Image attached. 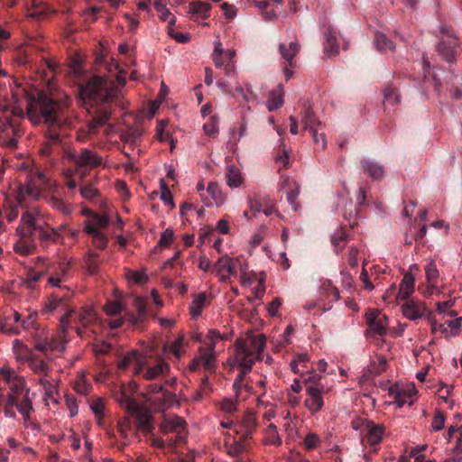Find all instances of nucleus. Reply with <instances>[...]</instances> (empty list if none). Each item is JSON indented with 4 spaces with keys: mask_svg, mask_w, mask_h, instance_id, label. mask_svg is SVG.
Masks as SVG:
<instances>
[{
    "mask_svg": "<svg viewBox=\"0 0 462 462\" xmlns=\"http://www.w3.org/2000/svg\"><path fill=\"white\" fill-rule=\"evenodd\" d=\"M445 419L446 418H445L443 411H441L440 410H437L435 411V415H434V418L432 420V424H431L433 430H435V431L441 430L444 428Z\"/></svg>",
    "mask_w": 462,
    "mask_h": 462,
    "instance_id": "59",
    "label": "nucleus"
},
{
    "mask_svg": "<svg viewBox=\"0 0 462 462\" xmlns=\"http://www.w3.org/2000/svg\"><path fill=\"white\" fill-rule=\"evenodd\" d=\"M170 370V365L161 357H152L143 356L139 359V366L136 368V375L142 376L145 380H155L160 375H163Z\"/></svg>",
    "mask_w": 462,
    "mask_h": 462,
    "instance_id": "10",
    "label": "nucleus"
},
{
    "mask_svg": "<svg viewBox=\"0 0 462 462\" xmlns=\"http://www.w3.org/2000/svg\"><path fill=\"white\" fill-rule=\"evenodd\" d=\"M89 217V219L85 221V226L90 225L96 230L106 228L109 225V218L106 215L91 212Z\"/></svg>",
    "mask_w": 462,
    "mask_h": 462,
    "instance_id": "36",
    "label": "nucleus"
},
{
    "mask_svg": "<svg viewBox=\"0 0 462 462\" xmlns=\"http://www.w3.org/2000/svg\"><path fill=\"white\" fill-rule=\"evenodd\" d=\"M14 349L19 357L28 362L30 369L38 375V377L49 376L51 373V367L20 340L15 339L14 341Z\"/></svg>",
    "mask_w": 462,
    "mask_h": 462,
    "instance_id": "8",
    "label": "nucleus"
},
{
    "mask_svg": "<svg viewBox=\"0 0 462 462\" xmlns=\"http://www.w3.org/2000/svg\"><path fill=\"white\" fill-rule=\"evenodd\" d=\"M69 100H56L52 97L41 93L37 97L26 98L27 117L33 125L43 124L46 126L47 141L40 148V153L51 165H54L58 152V144L67 134L73 124L69 115Z\"/></svg>",
    "mask_w": 462,
    "mask_h": 462,
    "instance_id": "1",
    "label": "nucleus"
},
{
    "mask_svg": "<svg viewBox=\"0 0 462 462\" xmlns=\"http://www.w3.org/2000/svg\"><path fill=\"white\" fill-rule=\"evenodd\" d=\"M161 199L165 205L170 206L171 208L175 207L172 195L163 180H161Z\"/></svg>",
    "mask_w": 462,
    "mask_h": 462,
    "instance_id": "54",
    "label": "nucleus"
},
{
    "mask_svg": "<svg viewBox=\"0 0 462 462\" xmlns=\"http://www.w3.org/2000/svg\"><path fill=\"white\" fill-rule=\"evenodd\" d=\"M441 37L437 46V51L443 60L449 63L456 61L459 48L458 38L453 29L447 25L440 28Z\"/></svg>",
    "mask_w": 462,
    "mask_h": 462,
    "instance_id": "9",
    "label": "nucleus"
},
{
    "mask_svg": "<svg viewBox=\"0 0 462 462\" xmlns=\"http://www.w3.org/2000/svg\"><path fill=\"white\" fill-rule=\"evenodd\" d=\"M279 51L282 59L288 63L289 66H293V58L300 51V45L297 42H291L288 45L281 43Z\"/></svg>",
    "mask_w": 462,
    "mask_h": 462,
    "instance_id": "26",
    "label": "nucleus"
},
{
    "mask_svg": "<svg viewBox=\"0 0 462 462\" xmlns=\"http://www.w3.org/2000/svg\"><path fill=\"white\" fill-rule=\"evenodd\" d=\"M117 402L125 408L129 414H135L139 411L140 407L134 399L126 394L123 390L120 391V395L116 396Z\"/></svg>",
    "mask_w": 462,
    "mask_h": 462,
    "instance_id": "31",
    "label": "nucleus"
},
{
    "mask_svg": "<svg viewBox=\"0 0 462 462\" xmlns=\"http://www.w3.org/2000/svg\"><path fill=\"white\" fill-rule=\"evenodd\" d=\"M414 278L411 274L406 273L399 285L398 298L401 300H408L414 291Z\"/></svg>",
    "mask_w": 462,
    "mask_h": 462,
    "instance_id": "27",
    "label": "nucleus"
},
{
    "mask_svg": "<svg viewBox=\"0 0 462 462\" xmlns=\"http://www.w3.org/2000/svg\"><path fill=\"white\" fill-rule=\"evenodd\" d=\"M68 290V293L64 295L52 294L47 300L44 311L46 313H53L59 312L63 313L60 318V328H63V330L67 329L70 324V317L74 310L69 307L68 300L69 298V290Z\"/></svg>",
    "mask_w": 462,
    "mask_h": 462,
    "instance_id": "11",
    "label": "nucleus"
},
{
    "mask_svg": "<svg viewBox=\"0 0 462 462\" xmlns=\"http://www.w3.org/2000/svg\"><path fill=\"white\" fill-rule=\"evenodd\" d=\"M63 157L74 163L76 171L80 174L82 180L90 170L103 163L102 157L88 148H82L79 152L74 149H66L64 150Z\"/></svg>",
    "mask_w": 462,
    "mask_h": 462,
    "instance_id": "7",
    "label": "nucleus"
},
{
    "mask_svg": "<svg viewBox=\"0 0 462 462\" xmlns=\"http://www.w3.org/2000/svg\"><path fill=\"white\" fill-rule=\"evenodd\" d=\"M242 438L244 440H246L247 438H250L253 431L256 427V418L253 413H246L242 420Z\"/></svg>",
    "mask_w": 462,
    "mask_h": 462,
    "instance_id": "32",
    "label": "nucleus"
},
{
    "mask_svg": "<svg viewBox=\"0 0 462 462\" xmlns=\"http://www.w3.org/2000/svg\"><path fill=\"white\" fill-rule=\"evenodd\" d=\"M143 135V130L140 128H130L121 134V140L129 143H135Z\"/></svg>",
    "mask_w": 462,
    "mask_h": 462,
    "instance_id": "51",
    "label": "nucleus"
},
{
    "mask_svg": "<svg viewBox=\"0 0 462 462\" xmlns=\"http://www.w3.org/2000/svg\"><path fill=\"white\" fill-rule=\"evenodd\" d=\"M78 319L84 328H87L96 321L97 315L91 307H84L79 312Z\"/></svg>",
    "mask_w": 462,
    "mask_h": 462,
    "instance_id": "39",
    "label": "nucleus"
},
{
    "mask_svg": "<svg viewBox=\"0 0 462 462\" xmlns=\"http://www.w3.org/2000/svg\"><path fill=\"white\" fill-rule=\"evenodd\" d=\"M183 344L184 338L183 337H180L176 340H174L171 345V351L178 358H180L182 355Z\"/></svg>",
    "mask_w": 462,
    "mask_h": 462,
    "instance_id": "63",
    "label": "nucleus"
},
{
    "mask_svg": "<svg viewBox=\"0 0 462 462\" xmlns=\"http://www.w3.org/2000/svg\"><path fill=\"white\" fill-rule=\"evenodd\" d=\"M22 204L20 199L15 201L8 200L4 205L5 207V215L9 222H13L14 219L18 217L19 215V208Z\"/></svg>",
    "mask_w": 462,
    "mask_h": 462,
    "instance_id": "43",
    "label": "nucleus"
},
{
    "mask_svg": "<svg viewBox=\"0 0 462 462\" xmlns=\"http://www.w3.org/2000/svg\"><path fill=\"white\" fill-rule=\"evenodd\" d=\"M387 367V359L383 356H379L377 357V363L373 365V373L374 374H380L386 370Z\"/></svg>",
    "mask_w": 462,
    "mask_h": 462,
    "instance_id": "64",
    "label": "nucleus"
},
{
    "mask_svg": "<svg viewBox=\"0 0 462 462\" xmlns=\"http://www.w3.org/2000/svg\"><path fill=\"white\" fill-rule=\"evenodd\" d=\"M32 344L35 350L44 356H48L49 336L47 333L42 332L35 334L32 338Z\"/></svg>",
    "mask_w": 462,
    "mask_h": 462,
    "instance_id": "33",
    "label": "nucleus"
},
{
    "mask_svg": "<svg viewBox=\"0 0 462 462\" xmlns=\"http://www.w3.org/2000/svg\"><path fill=\"white\" fill-rule=\"evenodd\" d=\"M205 293H199L195 296L189 307L190 315L193 319H197L201 315L202 310L205 307Z\"/></svg>",
    "mask_w": 462,
    "mask_h": 462,
    "instance_id": "40",
    "label": "nucleus"
},
{
    "mask_svg": "<svg viewBox=\"0 0 462 462\" xmlns=\"http://www.w3.org/2000/svg\"><path fill=\"white\" fill-rule=\"evenodd\" d=\"M306 392L308 397L304 401V405L311 414H316L324 406L322 394L326 392L325 386L323 384L308 386Z\"/></svg>",
    "mask_w": 462,
    "mask_h": 462,
    "instance_id": "14",
    "label": "nucleus"
},
{
    "mask_svg": "<svg viewBox=\"0 0 462 462\" xmlns=\"http://www.w3.org/2000/svg\"><path fill=\"white\" fill-rule=\"evenodd\" d=\"M52 12L51 8L42 0H32L29 16L35 20H43Z\"/></svg>",
    "mask_w": 462,
    "mask_h": 462,
    "instance_id": "25",
    "label": "nucleus"
},
{
    "mask_svg": "<svg viewBox=\"0 0 462 462\" xmlns=\"http://www.w3.org/2000/svg\"><path fill=\"white\" fill-rule=\"evenodd\" d=\"M56 381L51 376L38 377L37 383L40 384L43 390L46 397L52 398L54 393H57Z\"/></svg>",
    "mask_w": 462,
    "mask_h": 462,
    "instance_id": "37",
    "label": "nucleus"
},
{
    "mask_svg": "<svg viewBox=\"0 0 462 462\" xmlns=\"http://www.w3.org/2000/svg\"><path fill=\"white\" fill-rule=\"evenodd\" d=\"M347 234L345 229L340 228L332 235L331 236V244L335 248V251L338 253L343 248L346 247L347 243Z\"/></svg>",
    "mask_w": 462,
    "mask_h": 462,
    "instance_id": "38",
    "label": "nucleus"
},
{
    "mask_svg": "<svg viewBox=\"0 0 462 462\" xmlns=\"http://www.w3.org/2000/svg\"><path fill=\"white\" fill-rule=\"evenodd\" d=\"M49 204L54 209L61 212L64 215H69L70 213V208L69 205H67L61 199L57 197H51L49 199Z\"/></svg>",
    "mask_w": 462,
    "mask_h": 462,
    "instance_id": "53",
    "label": "nucleus"
},
{
    "mask_svg": "<svg viewBox=\"0 0 462 462\" xmlns=\"http://www.w3.org/2000/svg\"><path fill=\"white\" fill-rule=\"evenodd\" d=\"M211 5L208 3L198 1L189 5L188 13L192 19H207L210 16Z\"/></svg>",
    "mask_w": 462,
    "mask_h": 462,
    "instance_id": "23",
    "label": "nucleus"
},
{
    "mask_svg": "<svg viewBox=\"0 0 462 462\" xmlns=\"http://www.w3.org/2000/svg\"><path fill=\"white\" fill-rule=\"evenodd\" d=\"M70 262L60 263L59 266L51 273L49 284L53 287H60L62 282H66L70 275Z\"/></svg>",
    "mask_w": 462,
    "mask_h": 462,
    "instance_id": "19",
    "label": "nucleus"
},
{
    "mask_svg": "<svg viewBox=\"0 0 462 462\" xmlns=\"http://www.w3.org/2000/svg\"><path fill=\"white\" fill-rule=\"evenodd\" d=\"M416 393L417 391L414 385L410 386L407 389L398 391L395 393L393 389L390 390V394L393 395L394 402L399 408H402L407 402L411 406L414 402L411 398L416 394Z\"/></svg>",
    "mask_w": 462,
    "mask_h": 462,
    "instance_id": "21",
    "label": "nucleus"
},
{
    "mask_svg": "<svg viewBox=\"0 0 462 462\" xmlns=\"http://www.w3.org/2000/svg\"><path fill=\"white\" fill-rule=\"evenodd\" d=\"M301 122L304 125V129L309 130L312 137L318 141V127L321 125V122L316 118L309 101L305 102L303 105Z\"/></svg>",
    "mask_w": 462,
    "mask_h": 462,
    "instance_id": "16",
    "label": "nucleus"
},
{
    "mask_svg": "<svg viewBox=\"0 0 462 462\" xmlns=\"http://www.w3.org/2000/svg\"><path fill=\"white\" fill-rule=\"evenodd\" d=\"M226 338L225 336L221 335L217 329H209L203 340V346L207 347H212L216 350V345L220 340Z\"/></svg>",
    "mask_w": 462,
    "mask_h": 462,
    "instance_id": "47",
    "label": "nucleus"
},
{
    "mask_svg": "<svg viewBox=\"0 0 462 462\" xmlns=\"http://www.w3.org/2000/svg\"><path fill=\"white\" fill-rule=\"evenodd\" d=\"M148 392H149V393H162L165 402H171L175 401V398H176L175 394H173L168 391H163L162 385L159 384V383H151L148 386Z\"/></svg>",
    "mask_w": 462,
    "mask_h": 462,
    "instance_id": "52",
    "label": "nucleus"
},
{
    "mask_svg": "<svg viewBox=\"0 0 462 462\" xmlns=\"http://www.w3.org/2000/svg\"><path fill=\"white\" fill-rule=\"evenodd\" d=\"M0 380L9 387V393L4 405L5 415L8 418H15L14 408L23 416L25 423L31 420V413L34 411L32 398L30 396V389L26 387L23 377L19 376L14 370L1 367Z\"/></svg>",
    "mask_w": 462,
    "mask_h": 462,
    "instance_id": "3",
    "label": "nucleus"
},
{
    "mask_svg": "<svg viewBox=\"0 0 462 462\" xmlns=\"http://www.w3.org/2000/svg\"><path fill=\"white\" fill-rule=\"evenodd\" d=\"M0 331L8 335L17 334L19 329L18 327L14 326L12 322L11 317H6L5 320H0Z\"/></svg>",
    "mask_w": 462,
    "mask_h": 462,
    "instance_id": "56",
    "label": "nucleus"
},
{
    "mask_svg": "<svg viewBox=\"0 0 462 462\" xmlns=\"http://www.w3.org/2000/svg\"><path fill=\"white\" fill-rule=\"evenodd\" d=\"M265 442L268 445L280 446L282 439L280 438L277 428L274 424H270L266 430Z\"/></svg>",
    "mask_w": 462,
    "mask_h": 462,
    "instance_id": "49",
    "label": "nucleus"
},
{
    "mask_svg": "<svg viewBox=\"0 0 462 462\" xmlns=\"http://www.w3.org/2000/svg\"><path fill=\"white\" fill-rule=\"evenodd\" d=\"M198 357L205 370L210 372L214 369L217 360V352L213 350L212 347H207L205 346H199Z\"/></svg>",
    "mask_w": 462,
    "mask_h": 462,
    "instance_id": "20",
    "label": "nucleus"
},
{
    "mask_svg": "<svg viewBox=\"0 0 462 462\" xmlns=\"http://www.w3.org/2000/svg\"><path fill=\"white\" fill-rule=\"evenodd\" d=\"M186 422L180 417H173V418H165L161 423V431L163 434H168L171 432L176 433V438L173 439L172 438L167 439L168 445L171 448L177 447L181 441H183L184 437L182 434L185 431Z\"/></svg>",
    "mask_w": 462,
    "mask_h": 462,
    "instance_id": "12",
    "label": "nucleus"
},
{
    "mask_svg": "<svg viewBox=\"0 0 462 462\" xmlns=\"http://www.w3.org/2000/svg\"><path fill=\"white\" fill-rule=\"evenodd\" d=\"M384 427L381 424H375L373 420L366 422V428L362 435L363 444L375 446L382 441L384 434Z\"/></svg>",
    "mask_w": 462,
    "mask_h": 462,
    "instance_id": "15",
    "label": "nucleus"
},
{
    "mask_svg": "<svg viewBox=\"0 0 462 462\" xmlns=\"http://www.w3.org/2000/svg\"><path fill=\"white\" fill-rule=\"evenodd\" d=\"M319 442L320 439L315 433H309L304 439L305 448L309 450L316 448Z\"/></svg>",
    "mask_w": 462,
    "mask_h": 462,
    "instance_id": "62",
    "label": "nucleus"
},
{
    "mask_svg": "<svg viewBox=\"0 0 462 462\" xmlns=\"http://www.w3.org/2000/svg\"><path fill=\"white\" fill-rule=\"evenodd\" d=\"M80 195L83 199L89 201L94 200L98 196L97 189H94L91 185H84L79 189Z\"/></svg>",
    "mask_w": 462,
    "mask_h": 462,
    "instance_id": "58",
    "label": "nucleus"
},
{
    "mask_svg": "<svg viewBox=\"0 0 462 462\" xmlns=\"http://www.w3.org/2000/svg\"><path fill=\"white\" fill-rule=\"evenodd\" d=\"M66 331L67 329L63 330V328H61V331L58 336L49 337L48 353H61L64 351L66 344Z\"/></svg>",
    "mask_w": 462,
    "mask_h": 462,
    "instance_id": "29",
    "label": "nucleus"
},
{
    "mask_svg": "<svg viewBox=\"0 0 462 462\" xmlns=\"http://www.w3.org/2000/svg\"><path fill=\"white\" fill-rule=\"evenodd\" d=\"M87 271L90 275H97L99 273L100 259L97 254L89 252L85 259Z\"/></svg>",
    "mask_w": 462,
    "mask_h": 462,
    "instance_id": "42",
    "label": "nucleus"
},
{
    "mask_svg": "<svg viewBox=\"0 0 462 462\" xmlns=\"http://www.w3.org/2000/svg\"><path fill=\"white\" fill-rule=\"evenodd\" d=\"M17 234L32 236L42 246H48L60 239L59 230L50 227L36 209L25 210L21 217Z\"/></svg>",
    "mask_w": 462,
    "mask_h": 462,
    "instance_id": "5",
    "label": "nucleus"
},
{
    "mask_svg": "<svg viewBox=\"0 0 462 462\" xmlns=\"http://www.w3.org/2000/svg\"><path fill=\"white\" fill-rule=\"evenodd\" d=\"M425 273L427 276V280L430 283L434 284L436 282L438 276H439V271L437 269V266L433 263H430L425 266Z\"/></svg>",
    "mask_w": 462,
    "mask_h": 462,
    "instance_id": "61",
    "label": "nucleus"
},
{
    "mask_svg": "<svg viewBox=\"0 0 462 462\" xmlns=\"http://www.w3.org/2000/svg\"><path fill=\"white\" fill-rule=\"evenodd\" d=\"M400 102V95L393 86H386L383 89V104L393 106Z\"/></svg>",
    "mask_w": 462,
    "mask_h": 462,
    "instance_id": "46",
    "label": "nucleus"
},
{
    "mask_svg": "<svg viewBox=\"0 0 462 462\" xmlns=\"http://www.w3.org/2000/svg\"><path fill=\"white\" fill-rule=\"evenodd\" d=\"M214 270L220 275L221 281H226L229 276H236L237 271L235 270L234 261L227 255L220 257L214 265Z\"/></svg>",
    "mask_w": 462,
    "mask_h": 462,
    "instance_id": "18",
    "label": "nucleus"
},
{
    "mask_svg": "<svg viewBox=\"0 0 462 462\" xmlns=\"http://www.w3.org/2000/svg\"><path fill=\"white\" fill-rule=\"evenodd\" d=\"M365 319L368 326L365 331L366 336H384L388 328V318L378 310H369L365 313Z\"/></svg>",
    "mask_w": 462,
    "mask_h": 462,
    "instance_id": "13",
    "label": "nucleus"
},
{
    "mask_svg": "<svg viewBox=\"0 0 462 462\" xmlns=\"http://www.w3.org/2000/svg\"><path fill=\"white\" fill-rule=\"evenodd\" d=\"M361 167L363 171L372 179L374 180H381L383 177L384 170L383 166L379 164L378 162L364 159L361 161Z\"/></svg>",
    "mask_w": 462,
    "mask_h": 462,
    "instance_id": "24",
    "label": "nucleus"
},
{
    "mask_svg": "<svg viewBox=\"0 0 462 462\" xmlns=\"http://www.w3.org/2000/svg\"><path fill=\"white\" fill-rule=\"evenodd\" d=\"M0 145L14 149L22 134L20 123L23 110L19 106H14L11 109L4 105H0Z\"/></svg>",
    "mask_w": 462,
    "mask_h": 462,
    "instance_id": "6",
    "label": "nucleus"
},
{
    "mask_svg": "<svg viewBox=\"0 0 462 462\" xmlns=\"http://www.w3.org/2000/svg\"><path fill=\"white\" fill-rule=\"evenodd\" d=\"M20 238L14 245V250L21 254L27 255L33 252L35 248L34 238L32 236H23V234H18Z\"/></svg>",
    "mask_w": 462,
    "mask_h": 462,
    "instance_id": "22",
    "label": "nucleus"
},
{
    "mask_svg": "<svg viewBox=\"0 0 462 462\" xmlns=\"http://www.w3.org/2000/svg\"><path fill=\"white\" fill-rule=\"evenodd\" d=\"M264 346L265 337L263 335L253 337L248 343L244 341L236 342L235 359L242 369L233 384L236 393L242 388L244 378L252 370L254 361L261 359V353L263 351Z\"/></svg>",
    "mask_w": 462,
    "mask_h": 462,
    "instance_id": "4",
    "label": "nucleus"
},
{
    "mask_svg": "<svg viewBox=\"0 0 462 462\" xmlns=\"http://www.w3.org/2000/svg\"><path fill=\"white\" fill-rule=\"evenodd\" d=\"M339 52L336 36L329 31L325 35L324 53L328 57L337 56Z\"/></svg>",
    "mask_w": 462,
    "mask_h": 462,
    "instance_id": "35",
    "label": "nucleus"
},
{
    "mask_svg": "<svg viewBox=\"0 0 462 462\" xmlns=\"http://www.w3.org/2000/svg\"><path fill=\"white\" fill-rule=\"evenodd\" d=\"M374 42L376 44L377 49L380 51L390 50H394V44L393 42L383 33L382 32H376L374 35Z\"/></svg>",
    "mask_w": 462,
    "mask_h": 462,
    "instance_id": "48",
    "label": "nucleus"
},
{
    "mask_svg": "<svg viewBox=\"0 0 462 462\" xmlns=\"http://www.w3.org/2000/svg\"><path fill=\"white\" fill-rule=\"evenodd\" d=\"M247 269V265H241L240 281L244 285H251L256 278V273L254 272H248Z\"/></svg>",
    "mask_w": 462,
    "mask_h": 462,
    "instance_id": "57",
    "label": "nucleus"
},
{
    "mask_svg": "<svg viewBox=\"0 0 462 462\" xmlns=\"http://www.w3.org/2000/svg\"><path fill=\"white\" fill-rule=\"evenodd\" d=\"M84 230L87 234L92 236L93 244L97 248L104 250L106 247L108 238L100 230H96L90 225L85 226Z\"/></svg>",
    "mask_w": 462,
    "mask_h": 462,
    "instance_id": "28",
    "label": "nucleus"
},
{
    "mask_svg": "<svg viewBox=\"0 0 462 462\" xmlns=\"http://www.w3.org/2000/svg\"><path fill=\"white\" fill-rule=\"evenodd\" d=\"M74 74L80 98L96 107V115L85 127L77 132V140L86 143L106 125L112 113L111 103L117 97L118 88L112 79L105 76L86 75L79 67L74 69Z\"/></svg>",
    "mask_w": 462,
    "mask_h": 462,
    "instance_id": "2",
    "label": "nucleus"
},
{
    "mask_svg": "<svg viewBox=\"0 0 462 462\" xmlns=\"http://www.w3.org/2000/svg\"><path fill=\"white\" fill-rule=\"evenodd\" d=\"M207 192L211 195L216 204H220L222 202V196L219 189V187L215 182H210L208 185Z\"/></svg>",
    "mask_w": 462,
    "mask_h": 462,
    "instance_id": "60",
    "label": "nucleus"
},
{
    "mask_svg": "<svg viewBox=\"0 0 462 462\" xmlns=\"http://www.w3.org/2000/svg\"><path fill=\"white\" fill-rule=\"evenodd\" d=\"M321 288L326 294L325 297L330 301H337L339 299V291L337 287L333 286L331 281L323 282Z\"/></svg>",
    "mask_w": 462,
    "mask_h": 462,
    "instance_id": "50",
    "label": "nucleus"
},
{
    "mask_svg": "<svg viewBox=\"0 0 462 462\" xmlns=\"http://www.w3.org/2000/svg\"><path fill=\"white\" fill-rule=\"evenodd\" d=\"M143 358L138 351H132L127 353L118 364V367L121 370L126 369L129 365H134V374H136V368L139 366V359Z\"/></svg>",
    "mask_w": 462,
    "mask_h": 462,
    "instance_id": "34",
    "label": "nucleus"
},
{
    "mask_svg": "<svg viewBox=\"0 0 462 462\" xmlns=\"http://www.w3.org/2000/svg\"><path fill=\"white\" fill-rule=\"evenodd\" d=\"M405 300L402 306V314L405 318L416 320L424 315L427 310L424 303L409 299Z\"/></svg>",
    "mask_w": 462,
    "mask_h": 462,
    "instance_id": "17",
    "label": "nucleus"
},
{
    "mask_svg": "<svg viewBox=\"0 0 462 462\" xmlns=\"http://www.w3.org/2000/svg\"><path fill=\"white\" fill-rule=\"evenodd\" d=\"M242 176L238 168L236 166H228L226 171V183L231 188H237L242 183Z\"/></svg>",
    "mask_w": 462,
    "mask_h": 462,
    "instance_id": "41",
    "label": "nucleus"
},
{
    "mask_svg": "<svg viewBox=\"0 0 462 462\" xmlns=\"http://www.w3.org/2000/svg\"><path fill=\"white\" fill-rule=\"evenodd\" d=\"M134 307L137 310V316H134L131 319V322L134 325L138 326L143 321V319L146 317V303L143 299L137 298L134 300Z\"/></svg>",
    "mask_w": 462,
    "mask_h": 462,
    "instance_id": "45",
    "label": "nucleus"
},
{
    "mask_svg": "<svg viewBox=\"0 0 462 462\" xmlns=\"http://www.w3.org/2000/svg\"><path fill=\"white\" fill-rule=\"evenodd\" d=\"M269 199L265 196L256 195L249 199L250 212L255 217L256 213L263 212Z\"/></svg>",
    "mask_w": 462,
    "mask_h": 462,
    "instance_id": "44",
    "label": "nucleus"
},
{
    "mask_svg": "<svg viewBox=\"0 0 462 462\" xmlns=\"http://www.w3.org/2000/svg\"><path fill=\"white\" fill-rule=\"evenodd\" d=\"M283 88L279 85L275 89L271 91L269 100L267 102V108L269 111H274L283 105Z\"/></svg>",
    "mask_w": 462,
    "mask_h": 462,
    "instance_id": "30",
    "label": "nucleus"
},
{
    "mask_svg": "<svg viewBox=\"0 0 462 462\" xmlns=\"http://www.w3.org/2000/svg\"><path fill=\"white\" fill-rule=\"evenodd\" d=\"M123 304L119 300H109L105 305V311L107 315L116 316L123 311Z\"/></svg>",
    "mask_w": 462,
    "mask_h": 462,
    "instance_id": "55",
    "label": "nucleus"
}]
</instances>
